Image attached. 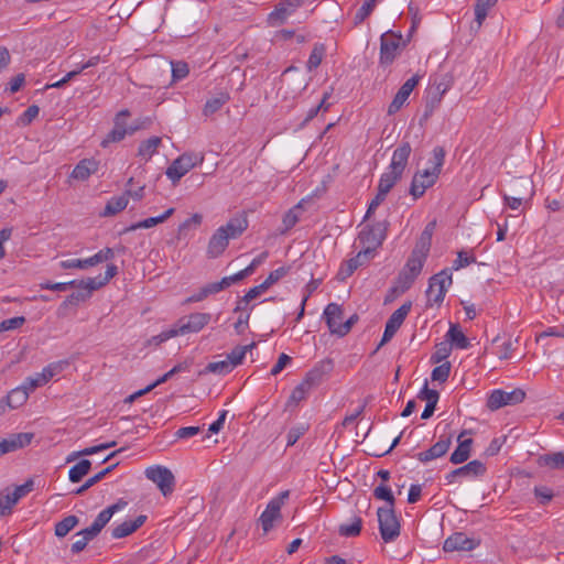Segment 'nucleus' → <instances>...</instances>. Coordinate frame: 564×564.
Listing matches in <instances>:
<instances>
[{
  "mask_svg": "<svg viewBox=\"0 0 564 564\" xmlns=\"http://www.w3.org/2000/svg\"><path fill=\"white\" fill-rule=\"evenodd\" d=\"M248 228L246 218H232L226 225L215 230L208 241L206 257L216 259L220 257L227 249L231 239L239 238Z\"/></svg>",
  "mask_w": 564,
  "mask_h": 564,
  "instance_id": "f257e3e1",
  "label": "nucleus"
},
{
  "mask_svg": "<svg viewBox=\"0 0 564 564\" xmlns=\"http://www.w3.org/2000/svg\"><path fill=\"white\" fill-rule=\"evenodd\" d=\"M117 274H118L117 265L108 264L104 276L99 275L96 278H88L86 280L83 289H79L77 292H74L70 295H68L65 299V301L58 306L57 312H56L57 316L66 317L68 315V308L70 306H76L80 302L88 300L95 290H98V289L102 288L104 285H106Z\"/></svg>",
  "mask_w": 564,
  "mask_h": 564,
  "instance_id": "f03ea898",
  "label": "nucleus"
},
{
  "mask_svg": "<svg viewBox=\"0 0 564 564\" xmlns=\"http://www.w3.org/2000/svg\"><path fill=\"white\" fill-rule=\"evenodd\" d=\"M411 152L412 148L409 142L403 141L399 144V147L393 151L388 170L380 176L378 189L388 194L393 188L403 175Z\"/></svg>",
  "mask_w": 564,
  "mask_h": 564,
  "instance_id": "7ed1b4c3",
  "label": "nucleus"
},
{
  "mask_svg": "<svg viewBox=\"0 0 564 564\" xmlns=\"http://www.w3.org/2000/svg\"><path fill=\"white\" fill-rule=\"evenodd\" d=\"M410 42L409 37H403L400 32L387 31L380 36L379 64L381 66L391 65L402 53Z\"/></svg>",
  "mask_w": 564,
  "mask_h": 564,
  "instance_id": "20e7f679",
  "label": "nucleus"
},
{
  "mask_svg": "<svg viewBox=\"0 0 564 564\" xmlns=\"http://www.w3.org/2000/svg\"><path fill=\"white\" fill-rule=\"evenodd\" d=\"M389 225L388 220H383L373 225H367L360 230L358 240L362 246V254H369L371 258L375 256V251L387 237Z\"/></svg>",
  "mask_w": 564,
  "mask_h": 564,
  "instance_id": "39448f33",
  "label": "nucleus"
},
{
  "mask_svg": "<svg viewBox=\"0 0 564 564\" xmlns=\"http://www.w3.org/2000/svg\"><path fill=\"white\" fill-rule=\"evenodd\" d=\"M425 260V258H420L417 254L411 252L405 265L398 274L397 285L393 291L400 293L406 292L421 274Z\"/></svg>",
  "mask_w": 564,
  "mask_h": 564,
  "instance_id": "423d86ee",
  "label": "nucleus"
},
{
  "mask_svg": "<svg viewBox=\"0 0 564 564\" xmlns=\"http://www.w3.org/2000/svg\"><path fill=\"white\" fill-rule=\"evenodd\" d=\"M379 531L381 539L392 542L400 535V522L395 514L394 507H380L377 510Z\"/></svg>",
  "mask_w": 564,
  "mask_h": 564,
  "instance_id": "0eeeda50",
  "label": "nucleus"
},
{
  "mask_svg": "<svg viewBox=\"0 0 564 564\" xmlns=\"http://www.w3.org/2000/svg\"><path fill=\"white\" fill-rule=\"evenodd\" d=\"M452 283V273L448 269H444L431 276L429 280V288L426 290L429 305H441Z\"/></svg>",
  "mask_w": 564,
  "mask_h": 564,
  "instance_id": "6e6552de",
  "label": "nucleus"
},
{
  "mask_svg": "<svg viewBox=\"0 0 564 564\" xmlns=\"http://www.w3.org/2000/svg\"><path fill=\"white\" fill-rule=\"evenodd\" d=\"M130 117V112L127 109L119 111L113 121L112 130L107 134L106 139L101 142L102 147H106L110 142H119L126 138L127 134H133L141 128L143 122L135 123L132 126L127 124V119Z\"/></svg>",
  "mask_w": 564,
  "mask_h": 564,
  "instance_id": "1a4fd4ad",
  "label": "nucleus"
},
{
  "mask_svg": "<svg viewBox=\"0 0 564 564\" xmlns=\"http://www.w3.org/2000/svg\"><path fill=\"white\" fill-rule=\"evenodd\" d=\"M203 160V155L198 153H183L171 163L165 174L175 184L193 167L202 164Z\"/></svg>",
  "mask_w": 564,
  "mask_h": 564,
  "instance_id": "9d476101",
  "label": "nucleus"
},
{
  "mask_svg": "<svg viewBox=\"0 0 564 564\" xmlns=\"http://www.w3.org/2000/svg\"><path fill=\"white\" fill-rule=\"evenodd\" d=\"M289 497L290 490H284L268 502L259 519L264 533H268L274 527L275 521L282 519L281 508Z\"/></svg>",
  "mask_w": 564,
  "mask_h": 564,
  "instance_id": "9b49d317",
  "label": "nucleus"
},
{
  "mask_svg": "<svg viewBox=\"0 0 564 564\" xmlns=\"http://www.w3.org/2000/svg\"><path fill=\"white\" fill-rule=\"evenodd\" d=\"M144 474L149 480L159 487L164 497L174 491L175 477L167 467L161 465L151 466L145 469Z\"/></svg>",
  "mask_w": 564,
  "mask_h": 564,
  "instance_id": "f8f14e48",
  "label": "nucleus"
},
{
  "mask_svg": "<svg viewBox=\"0 0 564 564\" xmlns=\"http://www.w3.org/2000/svg\"><path fill=\"white\" fill-rule=\"evenodd\" d=\"M525 399V392L522 389H514L510 392L501 389L494 390L487 399V408L496 411L506 405L521 403Z\"/></svg>",
  "mask_w": 564,
  "mask_h": 564,
  "instance_id": "ddd939ff",
  "label": "nucleus"
},
{
  "mask_svg": "<svg viewBox=\"0 0 564 564\" xmlns=\"http://www.w3.org/2000/svg\"><path fill=\"white\" fill-rule=\"evenodd\" d=\"M438 175L429 170L417 171L413 177L410 185L409 193L414 200L422 197L425 191L432 187L438 180Z\"/></svg>",
  "mask_w": 564,
  "mask_h": 564,
  "instance_id": "4468645a",
  "label": "nucleus"
},
{
  "mask_svg": "<svg viewBox=\"0 0 564 564\" xmlns=\"http://www.w3.org/2000/svg\"><path fill=\"white\" fill-rule=\"evenodd\" d=\"M212 319L209 313H192L186 317H182L177 321L176 328L180 335L188 333H198L202 330Z\"/></svg>",
  "mask_w": 564,
  "mask_h": 564,
  "instance_id": "2eb2a0df",
  "label": "nucleus"
},
{
  "mask_svg": "<svg viewBox=\"0 0 564 564\" xmlns=\"http://www.w3.org/2000/svg\"><path fill=\"white\" fill-rule=\"evenodd\" d=\"M307 0H282L275 9L269 14L268 21L271 25L284 23Z\"/></svg>",
  "mask_w": 564,
  "mask_h": 564,
  "instance_id": "dca6fc26",
  "label": "nucleus"
},
{
  "mask_svg": "<svg viewBox=\"0 0 564 564\" xmlns=\"http://www.w3.org/2000/svg\"><path fill=\"white\" fill-rule=\"evenodd\" d=\"M485 473H486L485 464L478 459H474V460L469 462L468 464L448 473L445 476V480L447 481V484H453L456 480V478H458V477L475 478V477L482 476Z\"/></svg>",
  "mask_w": 564,
  "mask_h": 564,
  "instance_id": "f3484780",
  "label": "nucleus"
},
{
  "mask_svg": "<svg viewBox=\"0 0 564 564\" xmlns=\"http://www.w3.org/2000/svg\"><path fill=\"white\" fill-rule=\"evenodd\" d=\"M479 545V541L468 538L463 532H455L449 535L443 544L445 552L473 551Z\"/></svg>",
  "mask_w": 564,
  "mask_h": 564,
  "instance_id": "a211bd4d",
  "label": "nucleus"
},
{
  "mask_svg": "<svg viewBox=\"0 0 564 564\" xmlns=\"http://www.w3.org/2000/svg\"><path fill=\"white\" fill-rule=\"evenodd\" d=\"M420 79H421V76L413 75L400 87V89L395 94L393 100L391 101V104L388 107L389 115H393L402 108V106L408 100L409 96L411 95V93L413 91L415 86L419 84Z\"/></svg>",
  "mask_w": 564,
  "mask_h": 564,
  "instance_id": "6ab92c4d",
  "label": "nucleus"
},
{
  "mask_svg": "<svg viewBox=\"0 0 564 564\" xmlns=\"http://www.w3.org/2000/svg\"><path fill=\"white\" fill-rule=\"evenodd\" d=\"M452 445V435H442L440 440L432 445L427 451L420 452L416 458L421 463H427L433 459L444 456Z\"/></svg>",
  "mask_w": 564,
  "mask_h": 564,
  "instance_id": "aec40b11",
  "label": "nucleus"
},
{
  "mask_svg": "<svg viewBox=\"0 0 564 564\" xmlns=\"http://www.w3.org/2000/svg\"><path fill=\"white\" fill-rule=\"evenodd\" d=\"M33 437V433H18L8 438H0V456L28 446Z\"/></svg>",
  "mask_w": 564,
  "mask_h": 564,
  "instance_id": "412c9836",
  "label": "nucleus"
},
{
  "mask_svg": "<svg viewBox=\"0 0 564 564\" xmlns=\"http://www.w3.org/2000/svg\"><path fill=\"white\" fill-rule=\"evenodd\" d=\"M323 317L333 335L339 336V328L343 326L344 311L340 305L329 303L323 313Z\"/></svg>",
  "mask_w": 564,
  "mask_h": 564,
  "instance_id": "4be33fe9",
  "label": "nucleus"
},
{
  "mask_svg": "<svg viewBox=\"0 0 564 564\" xmlns=\"http://www.w3.org/2000/svg\"><path fill=\"white\" fill-rule=\"evenodd\" d=\"M436 227V221H430L423 231L420 235V238L416 241V245L414 249L412 250V253L417 254L420 258H427L431 245H432V237L434 234Z\"/></svg>",
  "mask_w": 564,
  "mask_h": 564,
  "instance_id": "5701e85b",
  "label": "nucleus"
},
{
  "mask_svg": "<svg viewBox=\"0 0 564 564\" xmlns=\"http://www.w3.org/2000/svg\"><path fill=\"white\" fill-rule=\"evenodd\" d=\"M417 398L420 400L426 401V405L421 414V417L423 420L430 419L434 414V411L436 409V404L440 399L438 392L436 390L429 389L427 381H425L423 389L417 394Z\"/></svg>",
  "mask_w": 564,
  "mask_h": 564,
  "instance_id": "b1692460",
  "label": "nucleus"
},
{
  "mask_svg": "<svg viewBox=\"0 0 564 564\" xmlns=\"http://www.w3.org/2000/svg\"><path fill=\"white\" fill-rule=\"evenodd\" d=\"M147 520V516L140 514L134 520H127L123 521L121 524H118L112 530V538L113 539H122L126 538L133 532H135L140 527L143 525V523Z\"/></svg>",
  "mask_w": 564,
  "mask_h": 564,
  "instance_id": "393cba45",
  "label": "nucleus"
},
{
  "mask_svg": "<svg viewBox=\"0 0 564 564\" xmlns=\"http://www.w3.org/2000/svg\"><path fill=\"white\" fill-rule=\"evenodd\" d=\"M464 435L465 432L460 433V435L458 436V446L455 448V451L452 453L449 457L451 463L455 465L466 462L470 456L473 440H462Z\"/></svg>",
  "mask_w": 564,
  "mask_h": 564,
  "instance_id": "a878e982",
  "label": "nucleus"
},
{
  "mask_svg": "<svg viewBox=\"0 0 564 564\" xmlns=\"http://www.w3.org/2000/svg\"><path fill=\"white\" fill-rule=\"evenodd\" d=\"M98 170V162L94 159H84L74 167L72 177L79 181H86Z\"/></svg>",
  "mask_w": 564,
  "mask_h": 564,
  "instance_id": "bb28decb",
  "label": "nucleus"
},
{
  "mask_svg": "<svg viewBox=\"0 0 564 564\" xmlns=\"http://www.w3.org/2000/svg\"><path fill=\"white\" fill-rule=\"evenodd\" d=\"M318 376H319L318 371H310L306 375L305 380L302 383H300L297 387L294 388V390L292 391V393L290 395V401L297 403V402L304 400L306 398L308 389L312 387V384L314 383L315 379Z\"/></svg>",
  "mask_w": 564,
  "mask_h": 564,
  "instance_id": "cd10ccee",
  "label": "nucleus"
},
{
  "mask_svg": "<svg viewBox=\"0 0 564 564\" xmlns=\"http://www.w3.org/2000/svg\"><path fill=\"white\" fill-rule=\"evenodd\" d=\"M371 257L369 254H362V250H360L356 257L347 260L339 270V275L343 279L350 276L359 267L364 265L367 261H369Z\"/></svg>",
  "mask_w": 564,
  "mask_h": 564,
  "instance_id": "c85d7f7f",
  "label": "nucleus"
},
{
  "mask_svg": "<svg viewBox=\"0 0 564 564\" xmlns=\"http://www.w3.org/2000/svg\"><path fill=\"white\" fill-rule=\"evenodd\" d=\"M446 337L451 343V347L467 349L470 346L469 339L464 335L457 324H451Z\"/></svg>",
  "mask_w": 564,
  "mask_h": 564,
  "instance_id": "c756f323",
  "label": "nucleus"
},
{
  "mask_svg": "<svg viewBox=\"0 0 564 564\" xmlns=\"http://www.w3.org/2000/svg\"><path fill=\"white\" fill-rule=\"evenodd\" d=\"M161 143L162 139L160 137H151L142 141L138 148V155L149 161L158 152Z\"/></svg>",
  "mask_w": 564,
  "mask_h": 564,
  "instance_id": "7c9ffc66",
  "label": "nucleus"
},
{
  "mask_svg": "<svg viewBox=\"0 0 564 564\" xmlns=\"http://www.w3.org/2000/svg\"><path fill=\"white\" fill-rule=\"evenodd\" d=\"M229 94L220 91L213 98L208 99L204 106L203 113L208 117L217 112L225 104L229 101Z\"/></svg>",
  "mask_w": 564,
  "mask_h": 564,
  "instance_id": "2f4dec72",
  "label": "nucleus"
},
{
  "mask_svg": "<svg viewBox=\"0 0 564 564\" xmlns=\"http://www.w3.org/2000/svg\"><path fill=\"white\" fill-rule=\"evenodd\" d=\"M538 464L551 469H564V451L541 455Z\"/></svg>",
  "mask_w": 564,
  "mask_h": 564,
  "instance_id": "473e14b6",
  "label": "nucleus"
},
{
  "mask_svg": "<svg viewBox=\"0 0 564 564\" xmlns=\"http://www.w3.org/2000/svg\"><path fill=\"white\" fill-rule=\"evenodd\" d=\"M174 212H175L174 208H169V209H166L160 216L150 217V218L143 219V220L132 225L129 228V230H135V229H140V228H151V227H154V226H156L159 224L164 223L166 219H169L174 214Z\"/></svg>",
  "mask_w": 564,
  "mask_h": 564,
  "instance_id": "72a5a7b5",
  "label": "nucleus"
},
{
  "mask_svg": "<svg viewBox=\"0 0 564 564\" xmlns=\"http://www.w3.org/2000/svg\"><path fill=\"white\" fill-rule=\"evenodd\" d=\"M128 205V197L127 195H121L117 197H112L108 200V203L105 206L104 212L101 213L102 216H113L121 210H123Z\"/></svg>",
  "mask_w": 564,
  "mask_h": 564,
  "instance_id": "f704fd0d",
  "label": "nucleus"
},
{
  "mask_svg": "<svg viewBox=\"0 0 564 564\" xmlns=\"http://www.w3.org/2000/svg\"><path fill=\"white\" fill-rule=\"evenodd\" d=\"M91 462L89 459H82L74 465L68 471V478L72 482H79L90 470Z\"/></svg>",
  "mask_w": 564,
  "mask_h": 564,
  "instance_id": "c9c22d12",
  "label": "nucleus"
},
{
  "mask_svg": "<svg viewBox=\"0 0 564 564\" xmlns=\"http://www.w3.org/2000/svg\"><path fill=\"white\" fill-rule=\"evenodd\" d=\"M29 398V391L26 387L15 388L10 391L7 395V404L11 409H17L24 404Z\"/></svg>",
  "mask_w": 564,
  "mask_h": 564,
  "instance_id": "e433bc0d",
  "label": "nucleus"
},
{
  "mask_svg": "<svg viewBox=\"0 0 564 564\" xmlns=\"http://www.w3.org/2000/svg\"><path fill=\"white\" fill-rule=\"evenodd\" d=\"M257 344L252 341L249 345L245 346H236L226 357L229 362H232V368L235 369L238 365L242 364L245 356L248 351H251L256 348Z\"/></svg>",
  "mask_w": 564,
  "mask_h": 564,
  "instance_id": "4c0bfd02",
  "label": "nucleus"
},
{
  "mask_svg": "<svg viewBox=\"0 0 564 564\" xmlns=\"http://www.w3.org/2000/svg\"><path fill=\"white\" fill-rule=\"evenodd\" d=\"M412 307L411 302L403 303L398 310H395L391 316L388 318L387 324L399 329L403 324L404 319L409 315Z\"/></svg>",
  "mask_w": 564,
  "mask_h": 564,
  "instance_id": "58836bf2",
  "label": "nucleus"
},
{
  "mask_svg": "<svg viewBox=\"0 0 564 564\" xmlns=\"http://www.w3.org/2000/svg\"><path fill=\"white\" fill-rule=\"evenodd\" d=\"M445 154L446 153L443 147H435L432 150V156L429 160L430 167L426 170L436 173L440 176L444 165Z\"/></svg>",
  "mask_w": 564,
  "mask_h": 564,
  "instance_id": "ea45409f",
  "label": "nucleus"
},
{
  "mask_svg": "<svg viewBox=\"0 0 564 564\" xmlns=\"http://www.w3.org/2000/svg\"><path fill=\"white\" fill-rule=\"evenodd\" d=\"M117 464H112L105 469L100 470L93 477L88 478L79 488H77L74 494L75 495H83L86 490L95 486L97 482L101 481L108 474H110Z\"/></svg>",
  "mask_w": 564,
  "mask_h": 564,
  "instance_id": "a19ab883",
  "label": "nucleus"
},
{
  "mask_svg": "<svg viewBox=\"0 0 564 564\" xmlns=\"http://www.w3.org/2000/svg\"><path fill=\"white\" fill-rule=\"evenodd\" d=\"M78 523L79 519L76 516L70 514L65 517L55 524V535L57 538L66 536Z\"/></svg>",
  "mask_w": 564,
  "mask_h": 564,
  "instance_id": "79ce46f5",
  "label": "nucleus"
},
{
  "mask_svg": "<svg viewBox=\"0 0 564 564\" xmlns=\"http://www.w3.org/2000/svg\"><path fill=\"white\" fill-rule=\"evenodd\" d=\"M498 0H476L475 3V21L478 28L481 26L482 22L488 15V11L496 6Z\"/></svg>",
  "mask_w": 564,
  "mask_h": 564,
  "instance_id": "37998d69",
  "label": "nucleus"
},
{
  "mask_svg": "<svg viewBox=\"0 0 564 564\" xmlns=\"http://www.w3.org/2000/svg\"><path fill=\"white\" fill-rule=\"evenodd\" d=\"M234 370L232 362H229L227 359L209 362L204 370L199 373H217V375H227Z\"/></svg>",
  "mask_w": 564,
  "mask_h": 564,
  "instance_id": "c03bdc74",
  "label": "nucleus"
},
{
  "mask_svg": "<svg viewBox=\"0 0 564 564\" xmlns=\"http://www.w3.org/2000/svg\"><path fill=\"white\" fill-rule=\"evenodd\" d=\"M325 53H326V47L324 44L316 43L314 45V47L311 52V55L308 57V61L306 63V67L310 72L316 69L321 65V63L325 56Z\"/></svg>",
  "mask_w": 564,
  "mask_h": 564,
  "instance_id": "a18cd8bd",
  "label": "nucleus"
},
{
  "mask_svg": "<svg viewBox=\"0 0 564 564\" xmlns=\"http://www.w3.org/2000/svg\"><path fill=\"white\" fill-rule=\"evenodd\" d=\"M362 520L360 517H355L351 523H343L338 528V533L341 536H357L360 534Z\"/></svg>",
  "mask_w": 564,
  "mask_h": 564,
  "instance_id": "49530a36",
  "label": "nucleus"
},
{
  "mask_svg": "<svg viewBox=\"0 0 564 564\" xmlns=\"http://www.w3.org/2000/svg\"><path fill=\"white\" fill-rule=\"evenodd\" d=\"M377 0H365L362 6L357 10L354 22L355 24H360L364 22L373 11L376 7Z\"/></svg>",
  "mask_w": 564,
  "mask_h": 564,
  "instance_id": "de8ad7c7",
  "label": "nucleus"
},
{
  "mask_svg": "<svg viewBox=\"0 0 564 564\" xmlns=\"http://www.w3.org/2000/svg\"><path fill=\"white\" fill-rule=\"evenodd\" d=\"M373 497L379 500H384L388 503V507H394L395 499L390 489V487L386 485H379L373 490Z\"/></svg>",
  "mask_w": 564,
  "mask_h": 564,
  "instance_id": "09e8293b",
  "label": "nucleus"
},
{
  "mask_svg": "<svg viewBox=\"0 0 564 564\" xmlns=\"http://www.w3.org/2000/svg\"><path fill=\"white\" fill-rule=\"evenodd\" d=\"M452 365L449 361H445L444 364L435 367L432 370L431 379L433 381H438L441 383L445 382L451 373Z\"/></svg>",
  "mask_w": 564,
  "mask_h": 564,
  "instance_id": "8fccbe9b",
  "label": "nucleus"
},
{
  "mask_svg": "<svg viewBox=\"0 0 564 564\" xmlns=\"http://www.w3.org/2000/svg\"><path fill=\"white\" fill-rule=\"evenodd\" d=\"M59 265H61V268H63L65 270H67V269H80V270H84V269H88V268L93 267L90 257L87 258V259H68V260H63V261H61Z\"/></svg>",
  "mask_w": 564,
  "mask_h": 564,
  "instance_id": "3c124183",
  "label": "nucleus"
},
{
  "mask_svg": "<svg viewBox=\"0 0 564 564\" xmlns=\"http://www.w3.org/2000/svg\"><path fill=\"white\" fill-rule=\"evenodd\" d=\"M306 424H299L290 429L286 435V446H293L307 431Z\"/></svg>",
  "mask_w": 564,
  "mask_h": 564,
  "instance_id": "603ef678",
  "label": "nucleus"
},
{
  "mask_svg": "<svg viewBox=\"0 0 564 564\" xmlns=\"http://www.w3.org/2000/svg\"><path fill=\"white\" fill-rule=\"evenodd\" d=\"M34 489L33 479H28L24 484L17 486L12 492L13 502H18L21 498L25 497Z\"/></svg>",
  "mask_w": 564,
  "mask_h": 564,
  "instance_id": "864d4df0",
  "label": "nucleus"
},
{
  "mask_svg": "<svg viewBox=\"0 0 564 564\" xmlns=\"http://www.w3.org/2000/svg\"><path fill=\"white\" fill-rule=\"evenodd\" d=\"M172 77L174 82L184 79L188 73L189 68L187 63L178 61V62H172Z\"/></svg>",
  "mask_w": 564,
  "mask_h": 564,
  "instance_id": "5fc2aeb1",
  "label": "nucleus"
},
{
  "mask_svg": "<svg viewBox=\"0 0 564 564\" xmlns=\"http://www.w3.org/2000/svg\"><path fill=\"white\" fill-rule=\"evenodd\" d=\"M476 262L475 256H469L466 251L462 250L457 253V259L454 260L452 269L457 271L462 268H465L471 263Z\"/></svg>",
  "mask_w": 564,
  "mask_h": 564,
  "instance_id": "6e6d98bb",
  "label": "nucleus"
},
{
  "mask_svg": "<svg viewBox=\"0 0 564 564\" xmlns=\"http://www.w3.org/2000/svg\"><path fill=\"white\" fill-rule=\"evenodd\" d=\"M452 351V347L448 346L446 343H440L436 345L435 352L431 356V361L433 364H438L443 360H445Z\"/></svg>",
  "mask_w": 564,
  "mask_h": 564,
  "instance_id": "4d7b16f0",
  "label": "nucleus"
},
{
  "mask_svg": "<svg viewBox=\"0 0 564 564\" xmlns=\"http://www.w3.org/2000/svg\"><path fill=\"white\" fill-rule=\"evenodd\" d=\"M25 323L24 316H15L3 319L0 323V332L13 330L20 328Z\"/></svg>",
  "mask_w": 564,
  "mask_h": 564,
  "instance_id": "13d9d810",
  "label": "nucleus"
},
{
  "mask_svg": "<svg viewBox=\"0 0 564 564\" xmlns=\"http://www.w3.org/2000/svg\"><path fill=\"white\" fill-rule=\"evenodd\" d=\"M113 258H115L113 249L104 248V249L99 250L97 253H95L94 256H91L90 260H91V264L94 267L98 263L112 260Z\"/></svg>",
  "mask_w": 564,
  "mask_h": 564,
  "instance_id": "bf43d9fd",
  "label": "nucleus"
},
{
  "mask_svg": "<svg viewBox=\"0 0 564 564\" xmlns=\"http://www.w3.org/2000/svg\"><path fill=\"white\" fill-rule=\"evenodd\" d=\"M18 502H13L12 495L10 492H7L6 495H0V516L4 517L11 513L12 508Z\"/></svg>",
  "mask_w": 564,
  "mask_h": 564,
  "instance_id": "052dcab7",
  "label": "nucleus"
},
{
  "mask_svg": "<svg viewBox=\"0 0 564 564\" xmlns=\"http://www.w3.org/2000/svg\"><path fill=\"white\" fill-rule=\"evenodd\" d=\"M64 366L65 362L63 361L52 362L48 366H46L41 373L43 375L44 379L48 382L54 376L62 372Z\"/></svg>",
  "mask_w": 564,
  "mask_h": 564,
  "instance_id": "680f3d73",
  "label": "nucleus"
},
{
  "mask_svg": "<svg viewBox=\"0 0 564 564\" xmlns=\"http://www.w3.org/2000/svg\"><path fill=\"white\" fill-rule=\"evenodd\" d=\"M250 275V269L249 270H241L232 275L225 276L221 279L223 285L225 289L229 288L230 285L243 280Z\"/></svg>",
  "mask_w": 564,
  "mask_h": 564,
  "instance_id": "e2e57ef3",
  "label": "nucleus"
},
{
  "mask_svg": "<svg viewBox=\"0 0 564 564\" xmlns=\"http://www.w3.org/2000/svg\"><path fill=\"white\" fill-rule=\"evenodd\" d=\"M387 193L381 191V189H378V193L377 195L375 196V198L370 202L369 206H368V209H367V213H366V218H369L373 213L375 210L382 204V202L386 199L387 197Z\"/></svg>",
  "mask_w": 564,
  "mask_h": 564,
  "instance_id": "0e129e2a",
  "label": "nucleus"
},
{
  "mask_svg": "<svg viewBox=\"0 0 564 564\" xmlns=\"http://www.w3.org/2000/svg\"><path fill=\"white\" fill-rule=\"evenodd\" d=\"M111 518H112V514L106 508L98 513V516L96 517V519L94 520V522L91 524L94 527H96L101 532V530L107 525V523L110 521Z\"/></svg>",
  "mask_w": 564,
  "mask_h": 564,
  "instance_id": "69168bd1",
  "label": "nucleus"
},
{
  "mask_svg": "<svg viewBox=\"0 0 564 564\" xmlns=\"http://www.w3.org/2000/svg\"><path fill=\"white\" fill-rule=\"evenodd\" d=\"M176 336H180V333L176 328V325H173L171 328L165 329L161 332L159 335L154 336L152 340L156 344H161Z\"/></svg>",
  "mask_w": 564,
  "mask_h": 564,
  "instance_id": "338daca9",
  "label": "nucleus"
},
{
  "mask_svg": "<svg viewBox=\"0 0 564 564\" xmlns=\"http://www.w3.org/2000/svg\"><path fill=\"white\" fill-rule=\"evenodd\" d=\"M176 336H180V333L176 328V325H173L171 328L165 329L161 332L159 335L154 336L152 340L156 344H161Z\"/></svg>",
  "mask_w": 564,
  "mask_h": 564,
  "instance_id": "774afa93",
  "label": "nucleus"
}]
</instances>
